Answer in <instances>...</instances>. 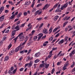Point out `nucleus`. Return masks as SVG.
<instances>
[{
	"instance_id": "aec40b11",
	"label": "nucleus",
	"mask_w": 75,
	"mask_h": 75,
	"mask_svg": "<svg viewBox=\"0 0 75 75\" xmlns=\"http://www.w3.org/2000/svg\"><path fill=\"white\" fill-rule=\"evenodd\" d=\"M52 27H50V29L49 30V33L50 34V33H51V32H52Z\"/></svg>"
},
{
	"instance_id": "8fccbe9b",
	"label": "nucleus",
	"mask_w": 75,
	"mask_h": 75,
	"mask_svg": "<svg viewBox=\"0 0 75 75\" xmlns=\"http://www.w3.org/2000/svg\"><path fill=\"white\" fill-rule=\"evenodd\" d=\"M57 47H53L52 48V51H54V50H57Z\"/></svg>"
},
{
	"instance_id": "412c9836",
	"label": "nucleus",
	"mask_w": 75,
	"mask_h": 75,
	"mask_svg": "<svg viewBox=\"0 0 75 75\" xmlns=\"http://www.w3.org/2000/svg\"><path fill=\"white\" fill-rule=\"evenodd\" d=\"M14 29H16V31H18L19 30V28L18 27V26H16L15 28H14Z\"/></svg>"
},
{
	"instance_id": "864d4df0",
	"label": "nucleus",
	"mask_w": 75,
	"mask_h": 75,
	"mask_svg": "<svg viewBox=\"0 0 75 75\" xmlns=\"http://www.w3.org/2000/svg\"><path fill=\"white\" fill-rule=\"evenodd\" d=\"M37 20L38 21H40V20H42V18H38L37 19Z\"/></svg>"
},
{
	"instance_id": "c03bdc74",
	"label": "nucleus",
	"mask_w": 75,
	"mask_h": 75,
	"mask_svg": "<svg viewBox=\"0 0 75 75\" xmlns=\"http://www.w3.org/2000/svg\"><path fill=\"white\" fill-rule=\"evenodd\" d=\"M52 54H49V55L48 56V58H51V57H52Z\"/></svg>"
},
{
	"instance_id": "20e7f679",
	"label": "nucleus",
	"mask_w": 75,
	"mask_h": 75,
	"mask_svg": "<svg viewBox=\"0 0 75 75\" xmlns=\"http://www.w3.org/2000/svg\"><path fill=\"white\" fill-rule=\"evenodd\" d=\"M50 6V5L46 4L45 5V6L42 8V10H45V9H47V8L49 7Z\"/></svg>"
},
{
	"instance_id": "680f3d73",
	"label": "nucleus",
	"mask_w": 75,
	"mask_h": 75,
	"mask_svg": "<svg viewBox=\"0 0 75 75\" xmlns=\"http://www.w3.org/2000/svg\"><path fill=\"white\" fill-rule=\"evenodd\" d=\"M23 14L24 15V16H27V12H24L23 13Z\"/></svg>"
},
{
	"instance_id": "f257e3e1",
	"label": "nucleus",
	"mask_w": 75,
	"mask_h": 75,
	"mask_svg": "<svg viewBox=\"0 0 75 75\" xmlns=\"http://www.w3.org/2000/svg\"><path fill=\"white\" fill-rule=\"evenodd\" d=\"M22 33L18 36V37H19L20 38V41H23L24 40V35H23V33Z\"/></svg>"
},
{
	"instance_id": "a18cd8bd",
	"label": "nucleus",
	"mask_w": 75,
	"mask_h": 75,
	"mask_svg": "<svg viewBox=\"0 0 75 75\" xmlns=\"http://www.w3.org/2000/svg\"><path fill=\"white\" fill-rule=\"evenodd\" d=\"M58 28H56L53 30V32H55L57 30H58Z\"/></svg>"
},
{
	"instance_id": "6e6552de",
	"label": "nucleus",
	"mask_w": 75,
	"mask_h": 75,
	"mask_svg": "<svg viewBox=\"0 0 75 75\" xmlns=\"http://www.w3.org/2000/svg\"><path fill=\"white\" fill-rule=\"evenodd\" d=\"M16 30H13L12 31V34H11V37H13L14 35H15V33H16Z\"/></svg>"
},
{
	"instance_id": "4d7b16f0",
	"label": "nucleus",
	"mask_w": 75,
	"mask_h": 75,
	"mask_svg": "<svg viewBox=\"0 0 75 75\" xmlns=\"http://www.w3.org/2000/svg\"><path fill=\"white\" fill-rule=\"evenodd\" d=\"M31 50L30 49V50H29L28 52V54H30V52H31Z\"/></svg>"
},
{
	"instance_id": "79ce46f5",
	"label": "nucleus",
	"mask_w": 75,
	"mask_h": 75,
	"mask_svg": "<svg viewBox=\"0 0 75 75\" xmlns=\"http://www.w3.org/2000/svg\"><path fill=\"white\" fill-rule=\"evenodd\" d=\"M8 73L10 74V75H12L13 74L12 72H11V71L9 70L8 71Z\"/></svg>"
},
{
	"instance_id": "338daca9",
	"label": "nucleus",
	"mask_w": 75,
	"mask_h": 75,
	"mask_svg": "<svg viewBox=\"0 0 75 75\" xmlns=\"http://www.w3.org/2000/svg\"><path fill=\"white\" fill-rule=\"evenodd\" d=\"M31 44V42H29V43H28V44L27 45V46H29V45H30Z\"/></svg>"
},
{
	"instance_id": "2eb2a0df",
	"label": "nucleus",
	"mask_w": 75,
	"mask_h": 75,
	"mask_svg": "<svg viewBox=\"0 0 75 75\" xmlns=\"http://www.w3.org/2000/svg\"><path fill=\"white\" fill-rule=\"evenodd\" d=\"M59 18V16H56L54 18V21H57V20H58V18Z\"/></svg>"
},
{
	"instance_id": "423d86ee",
	"label": "nucleus",
	"mask_w": 75,
	"mask_h": 75,
	"mask_svg": "<svg viewBox=\"0 0 75 75\" xmlns=\"http://www.w3.org/2000/svg\"><path fill=\"white\" fill-rule=\"evenodd\" d=\"M75 53L73 51L69 53V56L71 58H72L73 55H74Z\"/></svg>"
},
{
	"instance_id": "f03ea898",
	"label": "nucleus",
	"mask_w": 75,
	"mask_h": 75,
	"mask_svg": "<svg viewBox=\"0 0 75 75\" xmlns=\"http://www.w3.org/2000/svg\"><path fill=\"white\" fill-rule=\"evenodd\" d=\"M24 48L23 47H21V45H19L15 49V52H17L19 50H21Z\"/></svg>"
},
{
	"instance_id": "b1692460",
	"label": "nucleus",
	"mask_w": 75,
	"mask_h": 75,
	"mask_svg": "<svg viewBox=\"0 0 75 75\" xmlns=\"http://www.w3.org/2000/svg\"><path fill=\"white\" fill-rule=\"evenodd\" d=\"M36 11V8H34L32 9V13H34V12H35Z\"/></svg>"
},
{
	"instance_id": "a19ab883",
	"label": "nucleus",
	"mask_w": 75,
	"mask_h": 75,
	"mask_svg": "<svg viewBox=\"0 0 75 75\" xmlns=\"http://www.w3.org/2000/svg\"><path fill=\"white\" fill-rule=\"evenodd\" d=\"M37 64H34L33 65V67H34V68H37Z\"/></svg>"
},
{
	"instance_id": "f3484780",
	"label": "nucleus",
	"mask_w": 75,
	"mask_h": 75,
	"mask_svg": "<svg viewBox=\"0 0 75 75\" xmlns=\"http://www.w3.org/2000/svg\"><path fill=\"white\" fill-rule=\"evenodd\" d=\"M69 4V3H68V2H67V3H66L65 4H64L63 5L64 7V8H67V7L68 6V5Z\"/></svg>"
},
{
	"instance_id": "bb28decb",
	"label": "nucleus",
	"mask_w": 75,
	"mask_h": 75,
	"mask_svg": "<svg viewBox=\"0 0 75 75\" xmlns=\"http://www.w3.org/2000/svg\"><path fill=\"white\" fill-rule=\"evenodd\" d=\"M15 17V15L14 14H13L10 17V19H13V18H14V17Z\"/></svg>"
},
{
	"instance_id": "052dcab7",
	"label": "nucleus",
	"mask_w": 75,
	"mask_h": 75,
	"mask_svg": "<svg viewBox=\"0 0 75 75\" xmlns=\"http://www.w3.org/2000/svg\"><path fill=\"white\" fill-rule=\"evenodd\" d=\"M13 69H14V67H11L10 69L11 71H13Z\"/></svg>"
},
{
	"instance_id": "774afa93",
	"label": "nucleus",
	"mask_w": 75,
	"mask_h": 75,
	"mask_svg": "<svg viewBox=\"0 0 75 75\" xmlns=\"http://www.w3.org/2000/svg\"><path fill=\"white\" fill-rule=\"evenodd\" d=\"M23 69H24L23 68H22L20 69V71H22L23 70Z\"/></svg>"
},
{
	"instance_id": "4c0bfd02",
	"label": "nucleus",
	"mask_w": 75,
	"mask_h": 75,
	"mask_svg": "<svg viewBox=\"0 0 75 75\" xmlns=\"http://www.w3.org/2000/svg\"><path fill=\"white\" fill-rule=\"evenodd\" d=\"M65 8V7H64L63 6H61L60 9L62 10Z\"/></svg>"
},
{
	"instance_id": "dca6fc26",
	"label": "nucleus",
	"mask_w": 75,
	"mask_h": 75,
	"mask_svg": "<svg viewBox=\"0 0 75 75\" xmlns=\"http://www.w3.org/2000/svg\"><path fill=\"white\" fill-rule=\"evenodd\" d=\"M31 3V2L30 1H28L25 2V5L28 6Z\"/></svg>"
},
{
	"instance_id": "a878e982",
	"label": "nucleus",
	"mask_w": 75,
	"mask_h": 75,
	"mask_svg": "<svg viewBox=\"0 0 75 75\" xmlns=\"http://www.w3.org/2000/svg\"><path fill=\"white\" fill-rule=\"evenodd\" d=\"M68 65H69V63H68V62H67L65 64L64 66L66 67H67Z\"/></svg>"
},
{
	"instance_id": "9b49d317",
	"label": "nucleus",
	"mask_w": 75,
	"mask_h": 75,
	"mask_svg": "<svg viewBox=\"0 0 75 75\" xmlns=\"http://www.w3.org/2000/svg\"><path fill=\"white\" fill-rule=\"evenodd\" d=\"M64 42V40L62 39L61 40L59 41L58 42L59 44H63V42Z\"/></svg>"
},
{
	"instance_id": "6ab92c4d",
	"label": "nucleus",
	"mask_w": 75,
	"mask_h": 75,
	"mask_svg": "<svg viewBox=\"0 0 75 75\" xmlns=\"http://www.w3.org/2000/svg\"><path fill=\"white\" fill-rule=\"evenodd\" d=\"M68 36H66L64 38V40H65L66 42H68Z\"/></svg>"
},
{
	"instance_id": "f704fd0d",
	"label": "nucleus",
	"mask_w": 75,
	"mask_h": 75,
	"mask_svg": "<svg viewBox=\"0 0 75 75\" xmlns=\"http://www.w3.org/2000/svg\"><path fill=\"white\" fill-rule=\"evenodd\" d=\"M42 35H43L42 33L39 34L38 35V36H39V37L41 38L42 37Z\"/></svg>"
},
{
	"instance_id": "09e8293b",
	"label": "nucleus",
	"mask_w": 75,
	"mask_h": 75,
	"mask_svg": "<svg viewBox=\"0 0 75 75\" xmlns=\"http://www.w3.org/2000/svg\"><path fill=\"white\" fill-rule=\"evenodd\" d=\"M66 67H65V66H64V67H63V68L62 69L63 71H65V70H66L67 68Z\"/></svg>"
},
{
	"instance_id": "7ed1b4c3",
	"label": "nucleus",
	"mask_w": 75,
	"mask_h": 75,
	"mask_svg": "<svg viewBox=\"0 0 75 75\" xmlns=\"http://www.w3.org/2000/svg\"><path fill=\"white\" fill-rule=\"evenodd\" d=\"M42 14V11L38 10L36 11L35 13V16H36L37 14H38V15H41Z\"/></svg>"
},
{
	"instance_id": "603ef678",
	"label": "nucleus",
	"mask_w": 75,
	"mask_h": 75,
	"mask_svg": "<svg viewBox=\"0 0 75 75\" xmlns=\"http://www.w3.org/2000/svg\"><path fill=\"white\" fill-rule=\"evenodd\" d=\"M27 41V40L25 41L22 44V45H24L25 44H26V42Z\"/></svg>"
},
{
	"instance_id": "0e129e2a",
	"label": "nucleus",
	"mask_w": 75,
	"mask_h": 75,
	"mask_svg": "<svg viewBox=\"0 0 75 75\" xmlns=\"http://www.w3.org/2000/svg\"><path fill=\"white\" fill-rule=\"evenodd\" d=\"M59 35V33L57 34L55 36V37H57Z\"/></svg>"
},
{
	"instance_id": "4be33fe9",
	"label": "nucleus",
	"mask_w": 75,
	"mask_h": 75,
	"mask_svg": "<svg viewBox=\"0 0 75 75\" xmlns=\"http://www.w3.org/2000/svg\"><path fill=\"white\" fill-rule=\"evenodd\" d=\"M68 23V21H67L64 22L63 25V27H65V26Z\"/></svg>"
},
{
	"instance_id": "473e14b6",
	"label": "nucleus",
	"mask_w": 75,
	"mask_h": 75,
	"mask_svg": "<svg viewBox=\"0 0 75 75\" xmlns=\"http://www.w3.org/2000/svg\"><path fill=\"white\" fill-rule=\"evenodd\" d=\"M75 66V62H73V64L71 66V67L73 68Z\"/></svg>"
},
{
	"instance_id": "ea45409f",
	"label": "nucleus",
	"mask_w": 75,
	"mask_h": 75,
	"mask_svg": "<svg viewBox=\"0 0 75 75\" xmlns=\"http://www.w3.org/2000/svg\"><path fill=\"white\" fill-rule=\"evenodd\" d=\"M42 6V4H38L36 6L37 7H40V6Z\"/></svg>"
},
{
	"instance_id": "f8f14e48",
	"label": "nucleus",
	"mask_w": 75,
	"mask_h": 75,
	"mask_svg": "<svg viewBox=\"0 0 75 75\" xmlns=\"http://www.w3.org/2000/svg\"><path fill=\"white\" fill-rule=\"evenodd\" d=\"M27 50H23L22 51H21L20 52V53L21 54H23L24 52H25V53H27V52H28Z\"/></svg>"
},
{
	"instance_id": "bf43d9fd",
	"label": "nucleus",
	"mask_w": 75,
	"mask_h": 75,
	"mask_svg": "<svg viewBox=\"0 0 75 75\" xmlns=\"http://www.w3.org/2000/svg\"><path fill=\"white\" fill-rule=\"evenodd\" d=\"M9 30H7L5 31L6 33H9Z\"/></svg>"
},
{
	"instance_id": "4468645a",
	"label": "nucleus",
	"mask_w": 75,
	"mask_h": 75,
	"mask_svg": "<svg viewBox=\"0 0 75 75\" xmlns=\"http://www.w3.org/2000/svg\"><path fill=\"white\" fill-rule=\"evenodd\" d=\"M4 9V6H2L0 8V11L1 13H2L3 10Z\"/></svg>"
},
{
	"instance_id": "393cba45",
	"label": "nucleus",
	"mask_w": 75,
	"mask_h": 75,
	"mask_svg": "<svg viewBox=\"0 0 75 75\" xmlns=\"http://www.w3.org/2000/svg\"><path fill=\"white\" fill-rule=\"evenodd\" d=\"M21 14H22V13H20L17 16V18H19V17H20L21 16Z\"/></svg>"
},
{
	"instance_id": "a211bd4d",
	"label": "nucleus",
	"mask_w": 75,
	"mask_h": 75,
	"mask_svg": "<svg viewBox=\"0 0 75 75\" xmlns=\"http://www.w3.org/2000/svg\"><path fill=\"white\" fill-rule=\"evenodd\" d=\"M40 55V53L38 52L36 53L35 54V57H38Z\"/></svg>"
},
{
	"instance_id": "0eeeda50",
	"label": "nucleus",
	"mask_w": 75,
	"mask_h": 75,
	"mask_svg": "<svg viewBox=\"0 0 75 75\" xmlns=\"http://www.w3.org/2000/svg\"><path fill=\"white\" fill-rule=\"evenodd\" d=\"M4 19V16H2L0 17V21H3Z\"/></svg>"
},
{
	"instance_id": "c85d7f7f",
	"label": "nucleus",
	"mask_w": 75,
	"mask_h": 75,
	"mask_svg": "<svg viewBox=\"0 0 75 75\" xmlns=\"http://www.w3.org/2000/svg\"><path fill=\"white\" fill-rule=\"evenodd\" d=\"M11 46H12V45H11V44H10L8 46V50H10V48L11 47Z\"/></svg>"
},
{
	"instance_id": "3c124183",
	"label": "nucleus",
	"mask_w": 75,
	"mask_h": 75,
	"mask_svg": "<svg viewBox=\"0 0 75 75\" xmlns=\"http://www.w3.org/2000/svg\"><path fill=\"white\" fill-rule=\"evenodd\" d=\"M44 73V71L43 72H39L38 73V75H40V74H43Z\"/></svg>"
},
{
	"instance_id": "e433bc0d",
	"label": "nucleus",
	"mask_w": 75,
	"mask_h": 75,
	"mask_svg": "<svg viewBox=\"0 0 75 75\" xmlns=\"http://www.w3.org/2000/svg\"><path fill=\"white\" fill-rule=\"evenodd\" d=\"M52 40H53V38L51 37L49 39V41H51Z\"/></svg>"
},
{
	"instance_id": "13d9d810",
	"label": "nucleus",
	"mask_w": 75,
	"mask_h": 75,
	"mask_svg": "<svg viewBox=\"0 0 75 75\" xmlns=\"http://www.w3.org/2000/svg\"><path fill=\"white\" fill-rule=\"evenodd\" d=\"M17 38H18V37H16L14 39V40H15V42H16L17 40Z\"/></svg>"
},
{
	"instance_id": "c9c22d12",
	"label": "nucleus",
	"mask_w": 75,
	"mask_h": 75,
	"mask_svg": "<svg viewBox=\"0 0 75 75\" xmlns=\"http://www.w3.org/2000/svg\"><path fill=\"white\" fill-rule=\"evenodd\" d=\"M37 38H38V37H37V36H35L33 38L34 40L35 41V40H37Z\"/></svg>"
},
{
	"instance_id": "cd10ccee",
	"label": "nucleus",
	"mask_w": 75,
	"mask_h": 75,
	"mask_svg": "<svg viewBox=\"0 0 75 75\" xmlns=\"http://www.w3.org/2000/svg\"><path fill=\"white\" fill-rule=\"evenodd\" d=\"M44 67V64H41L40 65V68H42V67Z\"/></svg>"
},
{
	"instance_id": "de8ad7c7",
	"label": "nucleus",
	"mask_w": 75,
	"mask_h": 75,
	"mask_svg": "<svg viewBox=\"0 0 75 75\" xmlns=\"http://www.w3.org/2000/svg\"><path fill=\"white\" fill-rule=\"evenodd\" d=\"M48 67H49V64H48L45 65V67L46 68H48Z\"/></svg>"
},
{
	"instance_id": "5fc2aeb1",
	"label": "nucleus",
	"mask_w": 75,
	"mask_h": 75,
	"mask_svg": "<svg viewBox=\"0 0 75 75\" xmlns=\"http://www.w3.org/2000/svg\"><path fill=\"white\" fill-rule=\"evenodd\" d=\"M57 55H55V56H54V57H53V59H55V58H57Z\"/></svg>"
},
{
	"instance_id": "37998d69",
	"label": "nucleus",
	"mask_w": 75,
	"mask_h": 75,
	"mask_svg": "<svg viewBox=\"0 0 75 75\" xmlns=\"http://www.w3.org/2000/svg\"><path fill=\"white\" fill-rule=\"evenodd\" d=\"M43 24H44V23H42L40 25V26L39 27V28H41V27H42V25H43Z\"/></svg>"
},
{
	"instance_id": "39448f33",
	"label": "nucleus",
	"mask_w": 75,
	"mask_h": 75,
	"mask_svg": "<svg viewBox=\"0 0 75 75\" xmlns=\"http://www.w3.org/2000/svg\"><path fill=\"white\" fill-rule=\"evenodd\" d=\"M14 53V50H12L9 53V55H13Z\"/></svg>"
},
{
	"instance_id": "72a5a7b5",
	"label": "nucleus",
	"mask_w": 75,
	"mask_h": 75,
	"mask_svg": "<svg viewBox=\"0 0 75 75\" xmlns=\"http://www.w3.org/2000/svg\"><path fill=\"white\" fill-rule=\"evenodd\" d=\"M54 71H55V69L53 68L52 70V71L51 72V74H54Z\"/></svg>"
},
{
	"instance_id": "1a4fd4ad",
	"label": "nucleus",
	"mask_w": 75,
	"mask_h": 75,
	"mask_svg": "<svg viewBox=\"0 0 75 75\" xmlns=\"http://www.w3.org/2000/svg\"><path fill=\"white\" fill-rule=\"evenodd\" d=\"M32 65H33V62L31 61L29 64L28 63V67L30 68Z\"/></svg>"
},
{
	"instance_id": "2f4dec72",
	"label": "nucleus",
	"mask_w": 75,
	"mask_h": 75,
	"mask_svg": "<svg viewBox=\"0 0 75 75\" xmlns=\"http://www.w3.org/2000/svg\"><path fill=\"white\" fill-rule=\"evenodd\" d=\"M6 38H7V37L4 36L3 37L2 40L3 41H5V40H6Z\"/></svg>"
},
{
	"instance_id": "9d476101",
	"label": "nucleus",
	"mask_w": 75,
	"mask_h": 75,
	"mask_svg": "<svg viewBox=\"0 0 75 75\" xmlns=\"http://www.w3.org/2000/svg\"><path fill=\"white\" fill-rule=\"evenodd\" d=\"M9 59V57L6 56L5 57L4 59V61H8Z\"/></svg>"
},
{
	"instance_id": "49530a36",
	"label": "nucleus",
	"mask_w": 75,
	"mask_h": 75,
	"mask_svg": "<svg viewBox=\"0 0 75 75\" xmlns=\"http://www.w3.org/2000/svg\"><path fill=\"white\" fill-rule=\"evenodd\" d=\"M8 3H10V4H11V5H14V4L13 3V2L11 1H9Z\"/></svg>"
},
{
	"instance_id": "ddd939ff",
	"label": "nucleus",
	"mask_w": 75,
	"mask_h": 75,
	"mask_svg": "<svg viewBox=\"0 0 75 75\" xmlns=\"http://www.w3.org/2000/svg\"><path fill=\"white\" fill-rule=\"evenodd\" d=\"M43 33L45 34H47V33H48V32H47V29H46V28H45L43 30Z\"/></svg>"
},
{
	"instance_id": "69168bd1",
	"label": "nucleus",
	"mask_w": 75,
	"mask_h": 75,
	"mask_svg": "<svg viewBox=\"0 0 75 75\" xmlns=\"http://www.w3.org/2000/svg\"><path fill=\"white\" fill-rule=\"evenodd\" d=\"M58 6V4H56L55 5L53 8H57V6Z\"/></svg>"
},
{
	"instance_id": "7c9ffc66",
	"label": "nucleus",
	"mask_w": 75,
	"mask_h": 75,
	"mask_svg": "<svg viewBox=\"0 0 75 75\" xmlns=\"http://www.w3.org/2000/svg\"><path fill=\"white\" fill-rule=\"evenodd\" d=\"M40 61V59H37L35 61V63H37V62H38Z\"/></svg>"
},
{
	"instance_id": "5701e85b",
	"label": "nucleus",
	"mask_w": 75,
	"mask_h": 75,
	"mask_svg": "<svg viewBox=\"0 0 75 75\" xmlns=\"http://www.w3.org/2000/svg\"><path fill=\"white\" fill-rule=\"evenodd\" d=\"M17 69H16L12 71V74H16V71H17Z\"/></svg>"
},
{
	"instance_id": "c756f323",
	"label": "nucleus",
	"mask_w": 75,
	"mask_h": 75,
	"mask_svg": "<svg viewBox=\"0 0 75 75\" xmlns=\"http://www.w3.org/2000/svg\"><path fill=\"white\" fill-rule=\"evenodd\" d=\"M35 33V30H33L31 32L32 34H30V36H32L33 35V34Z\"/></svg>"
},
{
	"instance_id": "58836bf2",
	"label": "nucleus",
	"mask_w": 75,
	"mask_h": 75,
	"mask_svg": "<svg viewBox=\"0 0 75 75\" xmlns=\"http://www.w3.org/2000/svg\"><path fill=\"white\" fill-rule=\"evenodd\" d=\"M71 7H69L67 8L68 11H71Z\"/></svg>"
},
{
	"instance_id": "e2e57ef3",
	"label": "nucleus",
	"mask_w": 75,
	"mask_h": 75,
	"mask_svg": "<svg viewBox=\"0 0 75 75\" xmlns=\"http://www.w3.org/2000/svg\"><path fill=\"white\" fill-rule=\"evenodd\" d=\"M21 1H19V2H17V4H16V6H17V5H18V4H20V3Z\"/></svg>"
},
{
	"instance_id": "6e6d98bb",
	"label": "nucleus",
	"mask_w": 75,
	"mask_h": 75,
	"mask_svg": "<svg viewBox=\"0 0 75 75\" xmlns=\"http://www.w3.org/2000/svg\"><path fill=\"white\" fill-rule=\"evenodd\" d=\"M57 40V39H54L52 41V43H54V42H55V41H56V40Z\"/></svg>"
}]
</instances>
